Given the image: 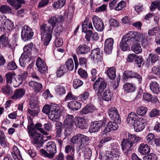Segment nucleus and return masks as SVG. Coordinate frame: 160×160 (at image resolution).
Returning a JSON list of instances; mask_svg holds the SVG:
<instances>
[{"instance_id":"f257e3e1","label":"nucleus","mask_w":160,"mask_h":160,"mask_svg":"<svg viewBox=\"0 0 160 160\" xmlns=\"http://www.w3.org/2000/svg\"><path fill=\"white\" fill-rule=\"evenodd\" d=\"M47 151L43 149L40 150L42 155L49 158H53L57 152L55 143L52 142H48L46 145Z\"/></svg>"},{"instance_id":"f03ea898","label":"nucleus","mask_w":160,"mask_h":160,"mask_svg":"<svg viewBox=\"0 0 160 160\" xmlns=\"http://www.w3.org/2000/svg\"><path fill=\"white\" fill-rule=\"evenodd\" d=\"M33 32L31 28L25 25L22 28L21 37L22 39L24 42L30 40L33 35Z\"/></svg>"},{"instance_id":"7ed1b4c3","label":"nucleus","mask_w":160,"mask_h":160,"mask_svg":"<svg viewBox=\"0 0 160 160\" xmlns=\"http://www.w3.org/2000/svg\"><path fill=\"white\" fill-rule=\"evenodd\" d=\"M148 79L149 80L150 90L153 93L158 94L160 92V86L157 82V78L152 76H149Z\"/></svg>"},{"instance_id":"20e7f679","label":"nucleus","mask_w":160,"mask_h":160,"mask_svg":"<svg viewBox=\"0 0 160 160\" xmlns=\"http://www.w3.org/2000/svg\"><path fill=\"white\" fill-rule=\"evenodd\" d=\"M88 140V138L87 137L82 134H78L73 136L71 139V142L73 144L82 146L83 144L87 143Z\"/></svg>"},{"instance_id":"39448f33","label":"nucleus","mask_w":160,"mask_h":160,"mask_svg":"<svg viewBox=\"0 0 160 160\" xmlns=\"http://www.w3.org/2000/svg\"><path fill=\"white\" fill-rule=\"evenodd\" d=\"M123 38L128 42L131 44L137 42L140 40V38L139 37L137 32L134 31L128 32L126 35H124Z\"/></svg>"},{"instance_id":"423d86ee","label":"nucleus","mask_w":160,"mask_h":160,"mask_svg":"<svg viewBox=\"0 0 160 160\" xmlns=\"http://www.w3.org/2000/svg\"><path fill=\"white\" fill-rule=\"evenodd\" d=\"M33 144L42 145L43 143V135L38 133L36 131L33 132L32 134H29Z\"/></svg>"},{"instance_id":"0eeeda50","label":"nucleus","mask_w":160,"mask_h":160,"mask_svg":"<svg viewBox=\"0 0 160 160\" xmlns=\"http://www.w3.org/2000/svg\"><path fill=\"white\" fill-rule=\"evenodd\" d=\"M121 146L122 152L125 155L128 156L130 154L133 146L127 139H123L121 142Z\"/></svg>"},{"instance_id":"6e6552de","label":"nucleus","mask_w":160,"mask_h":160,"mask_svg":"<svg viewBox=\"0 0 160 160\" xmlns=\"http://www.w3.org/2000/svg\"><path fill=\"white\" fill-rule=\"evenodd\" d=\"M93 25L96 29L99 32L102 31L104 28L103 22L102 19L96 16H93L92 18Z\"/></svg>"},{"instance_id":"1a4fd4ad","label":"nucleus","mask_w":160,"mask_h":160,"mask_svg":"<svg viewBox=\"0 0 160 160\" xmlns=\"http://www.w3.org/2000/svg\"><path fill=\"white\" fill-rule=\"evenodd\" d=\"M109 116L113 120L116 122L117 123L121 122V119L120 118L118 111L117 109L113 107L110 109L108 111Z\"/></svg>"},{"instance_id":"9d476101","label":"nucleus","mask_w":160,"mask_h":160,"mask_svg":"<svg viewBox=\"0 0 160 160\" xmlns=\"http://www.w3.org/2000/svg\"><path fill=\"white\" fill-rule=\"evenodd\" d=\"M114 40L112 38L107 39L104 43V51L106 54H111L113 48Z\"/></svg>"},{"instance_id":"9b49d317","label":"nucleus","mask_w":160,"mask_h":160,"mask_svg":"<svg viewBox=\"0 0 160 160\" xmlns=\"http://www.w3.org/2000/svg\"><path fill=\"white\" fill-rule=\"evenodd\" d=\"M146 123L145 119L143 118H139L133 125L135 131L137 132L142 131L144 128Z\"/></svg>"},{"instance_id":"f8f14e48","label":"nucleus","mask_w":160,"mask_h":160,"mask_svg":"<svg viewBox=\"0 0 160 160\" xmlns=\"http://www.w3.org/2000/svg\"><path fill=\"white\" fill-rule=\"evenodd\" d=\"M90 51L89 47L85 44H81L76 48V52L78 55L87 54Z\"/></svg>"},{"instance_id":"ddd939ff","label":"nucleus","mask_w":160,"mask_h":160,"mask_svg":"<svg viewBox=\"0 0 160 160\" xmlns=\"http://www.w3.org/2000/svg\"><path fill=\"white\" fill-rule=\"evenodd\" d=\"M112 94L109 89L106 90L103 93L102 96V99L99 98V96L96 97L95 98L97 99L98 101H99L100 104L101 103H103V100L106 101L108 102L111 100L112 98Z\"/></svg>"},{"instance_id":"4468645a","label":"nucleus","mask_w":160,"mask_h":160,"mask_svg":"<svg viewBox=\"0 0 160 160\" xmlns=\"http://www.w3.org/2000/svg\"><path fill=\"white\" fill-rule=\"evenodd\" d=\"M36 65L38 71L41 73H44L47 71L48 68L46 63L40 57H38L37 58Z\"/></svg>"},{"instance_id":"2eb2a0df","label":"nucleus","mask_w":160,"mask_h":160,"mask_svg":"<svg viewBox=\"0 0 160 160\" xmlns=\"http://www.w3.org/2000/svg\"><path fill=\"white\" fill-rule=\"evenodd\" d=\"M63 17L62 16H55L50 18L48 22L51 26L52 28H54L60 22H62Z\"/></svg>"},{"instance_id":"dca6fc26","label":"nucleus","mask_w":160,"mask_h":160,"mask_svg":"<svg viewBox=\"0 0 160 160\" xmlns=\"http://www.w3.org/2000/svg\"><path fill=\"white\" fill-rule=\"evenodd\" d=\"M103 125V121L101 120L92 122L90 127V132H94L99 131Z\"/></svg>"},{"instance_id":"f3484780","label":"nucleus","mask_w":160,"mask_h":160,"mask_svg":"<svg viewBox=\"0 0 160 160\" xmlns=\"http://www.w3.org/2000/svg\"><path fill=\"white\" fill-rule=\"evenodd\" d=\"M53 28L50 26H46V24H43L40 27V30L42 34L46 36H52Z\"/></svg>"},{"instance_id":"a211bd4d","label":"nucleus","mask_w":160,"mask_h":160,"mask_svg":"<svg viewBox=\"0 0 160 160\" xmlns=\"http://www.w3.org/2000/svg\"><path fill=\"white\" fill-rule=\"evenodd\" d=\"M79 150L82 152L84 157L85 159H90L92 154L91 149L87 145L80 146L78 148Z\"/></svg>"},{"instance_id":"6ab92c4d","label":"nucleus","mask_w":160,"mask_h":160,"mask_svg":"<svg viewBox=\"0 0 160 160\" xmlns=\"http://www.w3.org/2000/svg\"><path fill=\"white\" fill-rule=\"evenodd\" d=\"M28 85L32 88L34 92L37 93L41 92L43 90L42 85L40 83L31 81L29 82Z\"/></svg>"},{"instance_id":"aec40b11","label":"nucleus","mask_w":160,"mask_h":160,"mask_svg":"<svg viewBox=\"0 0 160 160\" xmlns=\"http://www.w3.org/2000/svg\"><path fill=\"white\" fill-rule=\"evenodd\" d=\"M96 110L97 109L92 105L87 104L80 111V113L81 115H83L89 113L93 112Z\"/></svg>"},{"instance_id":"412c9836","label":"nucleus","mask_w":160,"mask_h":160,"mask_svg":"<svg viewBox=\"0 0 160 160\" xmlns=\"http://www.w3.org/2000/svg\"><path fill=\"white\" fill-rule=\"evenodd\" d=\"M117 122H110L108 123L103 131L105 134L110 132L112 130H115L117 129L118 127Z\"/></svg>"},{"instance_id":"4be33fe9","label":"nucleus","mask_w":160,"mask_h":160,"mask_svg":"<svg viewBox=\"0 0 160 160\" xmlns=\"http://www.w3.org/2000/svg\"><path fill=\"white\" fill-rule=\"evenodd\" d=\"M74 122L76 127L82 129L86 128L87 123L84 118L82 117L75 118Z\"/></svg>"},{"instance_id":"5701e85b","label":"nucleus","mask_w":160,"mask_h":160,"mask_svg":"<svg viewBox=\"0 0 160 160\" xmlns=\"http://www.w3.org/2000/svg\"><path fill=\"white\" fill-rule=\"evenodd\" d=\"M33 47V43L30 42L25 45L23 48V52L22 54V56H26V58H29L31 55V51Z\"/></svg>"},{"instance_id":"b1692460","label":"nucleus","mask_w":160,"mask_h":160,"mask_svg":"<svg viewBox=\"0 0 160 160\" xmlns=\"http://www.w3.org/2000/svg\"><path fill=\"white\" fill-rule=\"evenodd\" d=\"M74 117L72 115H67L64 121V126L65 128L70 127V128L73 127Z\"/></svg>"},{"instance_id":"393cba45","label":"nucleus","mask_w":160,"mask_h":160,"mask_svg":"<svg viewBox=\"0 0 160 160\" xmlns=\"http://www.w3.org/2000/svg\"><path fill=\"white\" fill-rule=\"evenodd\" d=\"M138 150L141 154L145 155H148L150 151V147L147 144L143 143L140 144Z\"/></svg>"},{"instance_id":"a878e982","label":"nucleus","mask_w":160,"mask_h":160,"mask_svg":"<svg viewBox=\"0 0 160 160\" xmlns=\"http://www.w3.org/2000/svg\"><path fill=\"white\" fill-rule=\"evenodd\" d=\"M138 118L136 114L134 112H131L128 115L127 121L128 124L133 125Z\"/></svg>"},{"instance_id":"bb28decb","label":"nucleus","mask_w":160,"mask_h":160,"mask_svg":"<svg viewBox=\"0 0 160 160\" xmlns=\"http://www.w3.org/2000/svg\"><path fill=\"white\" fill-rule=\"evenodd\" d=\"M85 38L88 41L92 40L96 41L99 39V36L97 33H93L92 31L91 30H88L87 32H86Z\"/></svg>"},{"instance_id":"cd10ccee","label":"nucleus","mask_w":160,"mask_h":160,"mask_svg":"<svg viewBox=\"0 0 160 160\" xmlns=\"http://www.w3.org/2000/svg\"><path fill=\"white\" fill-rule=\"evenodd\" d=\"M25 91L22 88H20L16 89L13 94L11 96L12 99H17L21 98L25 94Z\"/></svg>"},{"instance_id":"c85d7f7f","label":"nucleus","mask_w":160,"mask_h":160,"mask_svg":"<svg viewBox=\"0 0 160 160\" xmlns=\"http://www.w3.org/2000/svg\"><path fill=\"white\" fill-rule=\"evenodd\" d=\"M82 104L80 102L73 101L69 102L68 105V107L73 111H77L81 108Z\"/></svg>"},{"instance_id":"c756f323","label":"nucleus","mask_w":160,"mask_h":160,"mask_svg":"<svg viewBox=\"0 0 160 160\" xmlns=\"http://www.w3.org/2000/svg\"><path fill=\"white\" fill-rule=\"evenodd\" d=\"M90 55L91 59L93 61L99 60L101 58L100 48H97L92 50Z\"/></svg>"},{"instance_id":"7c9ffc66","label":"nucleus","mask_w":160,"mask_h":160,"mask_svg":"<svg viewBox=\"0 0 160 160\" xmlns=\"http://www.w3.org/2000/svg\"><path fill=\"white\" fill-rule=\"evenodd\" d=\"M127 139L133 146L135 143L142 140V138L130 133H128V138Z\"/></svg>"},{"instance_id":"2f4dec72","label":"nucleus","mask_w":160,"mask_h":160,"mask_svg":"<svg viewBox=\"0 0 160 160\" xmlns=\"http://www.w3.org/2000/svg\"><path fill=\"white\" fill-rule=\"evenodd\" d=\"M142 45L144 48L147 46L150 42V38L145 33H142L140 35Z\"/></svg>"},{"instance_id":"473e14b6","label":"nucleus","mask_w":160,"mask_h":160,"mask_svg":"<svg viewBox=\"0 0 160 160\" xmlns=\"http://www.w3.org/2000/svg\"><path fill=\"white\" fill-rule=\"evenodd\" d=\"M116 68L114 67H110L106 72L108 77L111 80H114L116 77Z\"/></svg>"},{"instance_id":"72a5a7b5","label":"nucleus","mask_w":160,"mask_h":160,"mask_svg":"<svg viewBox=\"0 0 160 160\" xmlns=\"http://www.w3.org/2000/svg\"><path fill=\"white\" fill-rule=\"evenodd\" d=\"M12 156L14 159L17 158L19 160H23L20 151L18 147L16 146H14L13 147V151L11 153Z\"/></svg>"},{"instance_id":"f704fd0d","label":"nucleus","mask_w":160,"mask_h":160,"mask_svg":"<svg viewBox=\"0 0 160 160\" xmlns=\"http://www.w3.org/2000/svg\"><path fill=\"white\" fill-rule=\"evenodd\" d=\"M107 87V84L104 81H101L100 83V85L98 87V88L97 91V94L95 96V98L100 96L99 98L102 99L101 93L103 92L104 89H105Z\"/></svg>"},{"instance_id":"c9c22d12","label":"nucleus","mask_w":160,"mask_h":160,"mask_svg":"<svg viewBox=\"0 0 160 160\" xmlns=\"http://www.w3.org/2000/svg\"><path fill=\"white\" fill-rule=\"evenodd\" d=\"M111 160H118L120 157V153L117 148L113 149L111 152H109Z\"/></svg>"},{"instance_id":"e433bc0d","label":"nucleus","mask_w":160,"mask_h":160,"mask_svg":"<svg viewBox=\"0 0 160 160\" xmlns=\"http://www.w3.org/2000/svg\"><path fill=\"white\" fill-rule=\"evenodd\" d=\"M28 134H32L33 132H35L36 130L34 128V123L33 122L32 119L30 117H28Z\"/></svg>"},{"instance_id":"4c0bfd02","label":"nucleus","mask_w":160,"mask_h":160,"mask_svg":"<svg viewBox=\"0 0 160 160\" xmlns=\"http://www.w3.org/2000/svg\"><path fill=\"white\" fill-rule=\"evenodd\" d=\"M124 90L127 92H132L135 91L136 89L135 86L132 83H126L123 85Z\"/></svg>"},{"instance_id":"58836bf2","label":"nucleus","mask_w":160,"mask_h":160,"mask_svg":"<svg viewBox=\"0 0 160 160\" xmlns=\"http://www.w3.org/2000/svg\"><path fill=\"white\" fill-rule=\"evenodd\" d=\"M130 44H131L128 43L124 38H122L119 43V47L122 51H126L129 49L128 46Z\"/></svg>"},{"instance_id":"ea45409f","label":"nucleus","mask_w":160,"mask_h":160,"mask_svg":"<svg viewBox=\"0 0 160 160\" xmlns=\"http://www.w3.org/2000/svg\"><path fill=\"white\" fill-rule=\"evenodd\" d=\"M134 72L132 70L125 71L123 74L122 80L124 82L127 81V79L129 78H133Z\"/></svg>"},{"instance_id":"a19ab883","label":"nucleus","mask_w":160,"mask_h":160,"mask_svg":"<svg viewBox=\"0 0 160 160\" xmlns=\"http://www.w3.org/2000/svg\"><path fill=\"white\" fill-rule=\"evenodd\" d=\"M2 92L6 95H10L13 93V89L9 85L3 86L1 88Z\"/></svg>"},{"instance_id":"79ce46f5","label":"nucleus","mask_w":160,"mask_h":160,"mask_svg":"<svg viewBox=\"0 0 160 160\" xmlns=\"http://www.w3.org/2000/svg\"><path fill=\"white\" fill-rule=\"evenodd\" d=\"M149 59L152 65L158 62V64H159L160 58L158 55L151 53L149 54Z\"/></svg>"},{"instance_id":"37998d69","label":"nucleus","mask_w":160,"mask_h":160,"mask_svg":"<svg viewBox=\"0 0 160 160\" xmlns=\"http://www.w3.org/2000/svg\"><path fill=\"white\" fill-rule=\"evenodd\" d=\"M60 114L59 112H50L48 114V118L51 120L55 122L60 117Z\"/></svg>"},{"instance_id":"c03bdc74","label":"nucleus","mask_w":160,"mask_h":160,"mask_svg":"<svg viewBox=\"0 0 160 160\" xmlns=\"http://www.w3.org/2000/svg\"><path fill=\"white\" fill-rule=\"evenodd\" d=\"M55 90L57 94L60 96L65 94L66 92L65 88L60 85L57 86L55 88Z\"/></svg>"},{"instance_id":"a18cd8bd","label":"nucleus","mask_w":160,"mask_h":160,"mask_svg":"<svg viewBox=\"0 0 160 160\" xmlns=\"http://www.w3.org/2000/svg\"><path fill=\"white\" fill-rule=\"evenodd\" d=\"M55 130L57 137H60L61 136L62 128V124L60 122H57L55 124Z\"/></svg>"},{"instance_id":"49530a36","label":"nucleus","mask_w":160,"mask_h":160,"mask_svg":"<svg viewBox=\"0 0 160 160\" xmlns=\"http://www.w3.org/2000/svg\"><path fill=\"white\" fill-rule=\"evenodd\" d=\"M7 19L5 16L0 15V31H4L5 29L6 22Z\"/></svg>"},{"instance_id":"de8ad7c7","label":"nucleus","mask_w":160,"mask_h":160,"mask_svg":"<svg viewBox=\"0 0 160 160\" xmlns=\"http://www.w3.org/2000/svg\"><path fill=\"white\" fill-rule=\"evenodd\" d=\"M14 74L10 72L6 73L5 75V78L6 79V82L8 85H10L12 82V80Z\"/></svg>"},{"instance_id":"09e8293b","label":"nucleus","mask_w":160,"mask_h":160,"mask_svg":"<svg viewBox=\"0 0 160 160\" xmlns=\"http://www.w3.org/2000/svg\"><path fill=\"white\" fill-rule=\"evenodd\" d=\"M134 44L132 46V50L135 53L139 54L142 52V49L140 44L137 43Z\"/></svg>"},{"instance_id":"8fccbe9b","label":"nucleus","mask_w":160,"mask_h":160,"mask_svg":"<svg viewBox=\"0 0 160 160\" xmlns=\"http://www.w3.org/2000/svg\"><path fill=\"white\" fill-rule=\"evenodd\" d=\"M65 3V0H58L54 2L52 6L54 8H61L64 6Z\"/></svg>"},{"instance_id":"3c124183","label":"nucleus","mask_w":160,"mask_h":160,"mask_svg":"<svg viewBox=\"0 0 160 160\" xmlns=\"http://www.w3.org/2000/svg\"><path fill=\"white\" fill-rule=\"evenodd\" d=\"M134 63L139 68H140L144 64L143 59L142 56H137L134 61Z\"/></svg>"},{"instance_id":"603ef678","label":"nucleus","mask_w":160,"mask_h":160,"mask_svg":"<svg viewBox=\"0 0 160 160\" xmlns=\"http://www.w3.org/2000/svg\"><path fill=\"white\" fill-rule=\"evenodd\" d=\"M34 109H28L27 113L33 117L38 116V114L40 111V109L38 108Z\"/></svg>"},{"instance_id":"864d4df0","label":"nucleus","mask_w":160,"mask_h":160,"mask_svg":"<svg viewBox=\"0 0 160 160\" xmlns=\"http://www.w3.org/2000/svg\"><path fill=\"white\" fill-rule=\"evenodd\" d=\"M67 71L66 66L65 65H63L61 66L58 69L57 72V74L58 77H61L63 76Z\"/></svg>"},{"instance_id":"5fc2aeb1","label":"nucleus","mask_w":160,"mask_h":160,"mask_svg":"<svg viewBox=\"0 0 160 160\" xmlns=\"http://www.w3.org/2000/svg\"><path fill=\"white\" fill-rule=\"evenodd\" d=\"M66 68L67 69V71H72L74 68V66L73 62L72 59L70 58L68 59L66 62Z\"/></svg>"},{"instance_id":"6e6d98bb","label":"nucleus","mask_w":160,"mask_h":160,"mask_svg":"<svg viewBox=\"0 0 160 160\" xmlns=\"http://www.w3.org/2000/svg\"><path fill=\"white\" fill-rule=\"evenodd\" d=\"M110 24L109 30H111L116 27H118L119 24V23L116 20L114 19H110L109 20Z\"/></svg>"},{"instance_id":"4d7b16f0","label":"nucleus","mask_w":160,"mask_h":160,"mask_svg":"<svg viewBox=\"0 0 160 160\" xmlns=\"http://www.w3.org/2000/svg\"><path fill=\"white\" fill-rule=\"evenodd\" d=\"M83 83L82 80L77 78L75 79L73 81V86L75 89H77L82 86Z\"/></svg>"},{"instance_id":"13d9d810","label":"nucleus","mask_w":160,"mask_h":160,"mask_svg":"<svg viewBox=\"0 0 160 160\" xmlns=\"http://www.w3.org/2000/svg\"><path fill=\"white\" fill-rule=\"evenodd\" d=\"M160 31L159 27H156L149 29L148 31V34L150 36L156 35L158 34Z\"/></svg>"},{"instance_id":"bf43d9fd","label":"nucleus","mask_w":160,"mask_h":160,"mask_svg":"<svg viewBox=\"0 0 160 160\" xmlns=\"http://www.w3.org/2000/svg\"><path fill=\"white\" fill-rule=\"evenodd\" d=\"M99 158L101 160H111L109 152H106L105 154L100 153Z\"/></svg>"},{"instance_id":"052dcab7","label":"nucleus","mask_w":160,"mask_h":160,"mask_svg":"<svg viewBox=\"0 0 160 160\" xmlns=\"http://www.w3.org/2000/svg\"><path fill=\"white\" fill-rule=\"evenodd\" d=\"M147 111V109L146 107L142 106L139 107L137 110V114L140 116H143L144 115Z\"/></svg>"},{"instance_id":"680f3d73","label":"nucleus","mask_w":160,"mask_h":160,"mask_svg":"<svg viewBox=\"0 0 160 160\" xmlns=\"http://www.w3.org/2000/svg\"><path fill=\"white\" fill-rule=\"evenodd\" d=\"M17 68V66L15 62L12 61H10L9 62L6 67L7 69L9 70H15Z\"/></svg>"},{"instance_id":"e2e57ef3","label":"nucleus","mask_w":160,"mask_h":160,"mask_svg":"<svg viewBox=\"0 0 160 160\" xmlns=\"http://www.w3.org/2000/svg\"><path fill=\"white\" fill-rule=\"evenodd\" d=\"M65 151L67 153L73 154L75 151L74 146L72 145H67L65 147Z\"/></svg>"},{"instance_id":"0e129e2a","label":"nucleus","mask_w":160,"mask_h":160,"mask_svg":"<svg viewBox=\"0 0 160 160\" xmlns=\"http://www.w3.org/2000/svg\"><path fill=\"white\" fill-rule=\"evenodd\" d=\"M126 5V3L123 0H122L118 3L117 6L115 7L114 9L117 11H121L125 7Z\"/></svg>"},{"instance_id":"69168bd1","label":"nucleus","mask_w":160,"mask_h":160,"mask_svg":"<svg viewBox=\"0 0 160 160\" xmlns=\"http://www.w3.org/2000/svg\"><path fill=\"white\" fill-rule=\"evenodd\" d=\"M157 159V155L153 153H151L143 157V160H156Z\"/></svg>"},{"instance_id":"338daca9","label":"nucleus","mask_w":160,"mask_h":160,"mask_svg":"<svg viewBox=\"0 0 160 160\" xmlns=\"http://www.w3.org/2000/svg\"><path fill=\"white\" fill-rule=\"evenodd\" d=\"M160 115V110L157 109L152 110L149 113V116L150 118L158 117Z\"/></svg>"},{"instance_id":"774afa93","label":"nucleus","mask_w":160,"mask_h":160,"mask_svg":"<svg viewBox=\"0 0 160 160\" xmlns=\"http://www.w3.org/2000/svg\"><path fill=\"white\" fill-rule=\"evenodd\" d=\"M152 72L155 75H160V61L159 64L154 66L152 69Z\"/></svg>"}]
</instances>
